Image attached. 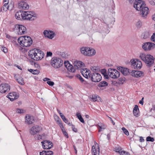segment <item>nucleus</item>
Wrapping results in <instances>:
<instances>
[{"label": "nucleus", "instance_id": "1", "mask_svg": "<svg viewBox=\"0 0 155 155\" xmlns=\"http://www.w3.org/2000/svg\"><path fill=\"white\" fill-rule=\"evenodd\" d=\"M16 18L18 20H29L32 21L36 18V15L34 12L22 11L16 12L15 14Z\"/></svg>", "mask_w": 155, "mask_h": 155}, {"label": "nucleus", "instance_id": "2", "mask_svg": "<svg viewBox=\"0 0 155 155\" xmlns=\"http://www.w3.org/2000/svg\"><path fill=\"white\" fill-rule=\"evenodd\" d=\"M28 56L35 61H38L43 58L44 56V53L40 49H33L28 52Z\"/></svg>", "mask_w": 155, "mask_h": 155}, {"label": "nucleus", "instance_id": "3", "mask_svg": "<svg viewBox=\"0 0 155 155\" xmlns=\"http://www.w3.org/2000/svg\"><path fill=\"white\" fill-rule=\"evenodd\" d=\"M139 58L145 63L147 68H150L152 66L155 67L154 58L153 56L150 54L141 53L140 55Z\"/></svg>", "mask_w": 155, "mask_h": 155}, {"label": "nucleus", "instance_id": "4", "mask_svg": "<svg viewBox=\"0 0 155 155\" xmlns=\"http://www.w3.org/2000/svg\"><path fill=\"white\" fill-rule=\"evenodd\" d=\"M64 64L68 70L69 71L72 72H74L75 71V69H80L81 67H83L84 65V64L81 61H74V65L75 68H74L73 66L71 65L69 63L67 64H66V63H64Z\"/></svg>", "mask_w": 155, "mask_h": 155}, {"label": "nucleus", "instance_id": "5", "mask_svg": "<svg viewBox=\"0 0 155 155\" xmlns=\"http://www.w3.org/2000/svg\"><path fill=\"white\" fill-rule=\"evenodd\" d=\"M18 43L22 46L28 47L30 46L32 43V41L29 36H25L20 37L18 40Z\"/></svg>", "mask_w": 155, "mask_h": 155}, {"label": "nucleus", "instance_id": "6", "mask_svg": "<svg viewBox=\"0 0 155 155\" xmlns=\"http://www.w3.org/2000/svg\"><path fill=\"white\" fill-rule=\"evenodd\" d=\"M51 64L54 68H58L63 64V61L59 58L54 57L51 59Z\"/></svg>", "mask_w": 155, "mask_h": 155}, {"label": "nucleus", "instance_id": "7", "mask_svg": "<svg viewBox=\"0 0 155 155\" xmlns=\"http://www.w3.org/2000/svg\"><path fill=\"white\" fill-rule=\"evenodd\" d=\"M131 67L135 69H140L142 66L141 61L139 59H132L130 61Z\"/></svg>", "mask_w": 155, "mask_h": 155}, {"label": "nucleus", "instance_id": "8", "mask_svg": "<svg viewBox=\"0 0 155 155\" xmlns=\"http://www.w3.org/2000/svg\"><path fill=\"white\" fill-rule=\"evenodd\" d=\"M88 74L92 81L94 82H99L102 79L101 75L98 73H88Z\"/></svg>", "mask_w": 155, "mask_h": 155}, {"label": "nucleus", "instance_id": "9", "mask_svg": "<svg viewBox=\"0 0 155 155\" xmlns=\"http://www.w3.org/2000/svg\"><path fill=\"white\" fill-rule=\"evenodd\" d=\"M108 74L113 78L115 79L118 78L120 75V73L117 70L110 68L108 71Z\"/></svg>", "mask_w": 155, "mask_h": 155}, {"label": "nucleus", "instance_id": "10", "mask_svg": "<svg viewBox=\"0 0 155 155\" xmlns=\"http://www.w3.org/2000/svg\"><path fill=\"white\" fill-rule=\"evenodd\" d=\"M145 5L144 2L141 0L135 1L134 3V8L137 11L141 10L143 7Z\"/></svg>", "mask_w": 155, "mask_h": 155}, {"label": "nucleus", "instance_id": "11", "mask_svg": "<svg viewBox=\"0 0 155 155\" xmlns=\"http://www.w3.org/2000/svg\"><path fill=\"white\" fill-rule=\"evenodd\" d=\"M142 47L145 51H149L155 47V44L152 42H146L143 44Z\"/></svg>", "mask_w": 155, "mask_h": 155}, {"label": "nucleus", "instance_id": "12", "mask_svg": "<svg viewBox=\"0 0 155 155\" xmlns=\"http://www.w3.org/2000/svg\"><path fill=\"white\" fill-rule=\"evenodd\" d=\"M15 27L17 28V30H18V35H24L27 33L26 28L24 25L17 24V25Z\"/></svg>", "mask_w": 155, "mask_h": 155}, {"label": "nucleus", "instance_id": "13", "mask_svg": "<svg viewBox=\"0 0 155 155\" xmlns=\"http://www.w3.org/2000/svg\"><path fill=\"white\" fill-rule=\"evenodd\" d=\"M10 85L7 84H2L0 85V93H5L10 90Z\"/></svg>", "mask_w": 155, "mask_h": 155}, {"label": "nucleus", "instance_id": "14", "mask_svg": "<svg viewBox=\"0 0 155 155\" xmlns=\"http://www.w3.org/2000/svg\"><path fill=\"white\" fill-rule=\"evenodd\" d=\"M41 130L40 127L38 125H35L32 127L29 130L30 134L31 135H35L37 133H39Z\"/></svg>", "mask_w": 155, "mask_h": 155}, {"label": "nucleus", "instance_id": "15", "mask_svg": "<svg viewBox=\"0 0 155 155\" xmlns=\"http://www.w3.org/2000/svg\"><path fill=\"white\" fill-rule=\"evenodd\" d=\"M41 143L44 149H50L53 146V144L49 141L44 140L41 142Z\"/></svg>", "mask_w": 155, "mask_h": 155}, {"label": "nucleus", "instance_id": "16", "mask_svg": "<svg viewBox=\"0 0 155 155\" xmlns=\"http://www.w3.org/2000/svg\"><path fill=\"white\" fill-rule=\"evenodd\" d=\"M131 75L133 77L138 78L144 76V74L142 71L133 70L131 72Z\"/></svg>", "mask_w": 155, "mask_h": 155}, {"label": "nucleus", "instance_id": "17", "mask_svg": "<svg viewBox=\"0 0 155 155\" xmlns=\"http://www.w3.org/2000/svg\"><path fill=\"white\" fill-rule=\"evenodd\" d=\"M25 119V123L28 125L32 124L34 120L33 116L29 114H27L26 115Z\"/></svg>", "mask_w": 155, "mask_h": 155}, {"label": "nucleus", "instance_id": "18", "mask_svg": "<svg viewBox=\"0 0 155 155\" xmlns=\"http://www.w3.org/2000/svg\"><path fill=\"white\" fill-rule=\"evenodd\" d=\"M43 34L45 37L50 39H52L55 35V34L52 31L50 30H44Z\"/></svg>", "mask_w": 155, "mask_h": 155}, {"label": "nucleus", "instance_id": "19", "mask_svg": "<svg viewBox=\"0 0 155 155\" xmlns=\"http://www.w3.org/2000/svg\"><path fill=\"white\" fill-rule=\"evenodd\" d=\"M140 11V14L144 18H146L149 12V8L147 7L144 6Z\"/></svg>", "mask_w": 155, "mask_h": 155}, {"label": "nucleus", "instance_id": "20", "mask_svg": "<svg viewBox=\"0 0 155 155\" xmlns=\"http://www.w3.org/2000/svg\"><path fill=\"white\" fill-rule=\"evenodd\" d=\"M12 7V8L13 7V5H11ZM10 5H8V3H5L2 7L1 8H0V12H6L8 9L9 10H12V8L11 9L10 8Z\"/></svg>", "mask_w": 155, "mask_h": 155}, {"label": "nucleus", "instance_id": "21", "mask_svg": "<svg viewBox=\"0 0 155 155\" xmlns=\"http://www.w3.org/2000/svg\"><path fill=\"white\" fill-rule=\"evenodd\" d=\"M18 7L19 8L22 9H28L29 8V6L26 2L21 1L18 3Z\"/></svg>", "mask_w": 155, "mask_h": 155}, {"label": "nucleus", "instance_id": "22", "mask_svg": "<svg viewBox=\"0 0 155 155\" xmlns=\"http://www.w3.org/2000/svg\"><path fill=\"white\" fill-rule=\"evenodd\" d=\"M119 70L122 73L125 75H128L129 73L131 74V72L132 71L131 70H129L127 68L122 67L119 68Z\"/></svg>", "mask_w": 155, "mask_h": 155}, {"label": "nucleus", "instance_id": "23", "mask_svg": "<svg viewBox=\"0 0 155 155\" xmlns=\"http://www.w3.org/2000/svg\"><path fill=\"white\" fill-rule=\"evenodd\" d=\"M16 94H17L15 92L10 93H9L8 98L11 101H13L18 98V96Z\"/></svg>", "mask_w": 155, "mask_h": 155}, {"label": "nucleus", "instance_id": "24", "mask_svg": "<svg viewBox=\"0 0 155 155\" xmlns=\"http://www.w3.org/2000/svg\"><path fill=\"white\" fill-rule=\"evenodd\" d=\"M90 48L88 47H82L80 49L81 53L84 55L87 56V53Z\"/></svg>", "mask_w": 155, "mask_h": 155}, {"label": "nucleus", "instance_id": "25", "mask_svg": "<svg viewBox=\"0 0 155 155\" xmlns=\"http://www.w3.org/2000/svg\"><path fill=\"white\" fill-rule=\"evenodd\" d=\"M139 111L138 106L137 105H135L133 110V113L134 115L136 117H138Z\"/></svg>", "mask_w": 155, "mask_h": 155}, {"label": "nucleus", "instance_id": "26", "mask_svg": "<svg viewBox=\"0 0 155 155\" xmlns=\"http://www.w3.org/2000/svg\"><path fill=\"white\" fill-rule=\"evenodd\" d=\"M87 54V56H91L94 55L96 53L95 50L93 48H90Z\"/></svg>", "mask_w": 155, "mask_h": 155}, {"label": "nucleus", "instance_id": "27", "mask_svg": "<svg viewBox=\"0 0 155 155\" xmlns=\"http://www.w3.org/2000/svg\"><path fill=\"white\" fill-rule=\"evenodd\" d=\"M81 72L82 73L83 76L86 78H87L88 77V73H89V71H87V69L86 68L85 69L81 70Z\"/></svg>", "mask_w": 155, "mask_h": 155}, {"label": "nucleus", "instance_id": "28", "mask_svg": "<svg viewBox=\"0 0 155 155\" xmlns=\"http://www.w3.org/2000/svg\"><path fill=\"white\" fill-rule=\"evenodd\" d=\"M108 83L106 81H104L101 82L98 84V86L100 87H104L108 86Z\"/></svg>", "mask_w": 155, "mask_h": 155}, {"label": "nucleus", "instance_id": "29", "mask_svg": "<svg viewBox=\"0 0 155 155\" xmlns=\"http://www.w3.org/2000/svg\"><path fill=\"white\" fill-rule=\"evenodd\" d=\"M76 116L78 117V119L81 122L83 123H84V121L83 118L80 113H77L76 114Z\"/></svg>", "mask_w": 155, "mask_h": 155}, {"label": "nucleus", "instance_id": "30", "mask_svg": "<svg viewBox=\"0 0 155 155\" xmlns=\"http://www.w3.org/2000/svg\"><path fill=\"white\" fill-rule=\"evenodd\" d=\"M17 81L18 83L21 85H23L24 84V80L22 78L19 77L17 79Z\"/></svg>", "mask_w": 155, "mask_h": 155}, {"label": "nucleus", "instance_id": "31", "mask_svg": "<svg viewBox=\"0 0 155 155\" xmlns=\"http://www.w3.org/2000/svg\"><path fill=\"white\" fill-rule=\"evenodd\" d=\"M17 25H12L10 26V31H13L15 30H17V28L15 26H16Z\"/></svg>", "mask_w": 155, "mask_h": 155}, {"label": "nucleus", "instance_id": "32", "mask_svg": "<svg viewBox=\"0 0 155 155\" xmlns=\"http://www.w3.org/2000/svg\"><path fill=\"white\" fill-rule=\"evenodd\" d=\"M97 98H100V97H97L96 95H93L92 96V97L91 98V101L93 102H95L96 101H98Z\"/></svg>", "mask_w": 155, "mask_h": 155}, {"label": "nucleus", "instance_id": "33", "mask_svg": "<svg viewBox=\"0 0 155 155\" xmlns=\"http://www.w3.org/2000/svg\"><path fill=\"white\" fill-rule=\"evenodd\" d=\"M142 22L140 20H139L136 24V26L138 28H140L142 26Z\"/></svg>", "mask_w": 155, "mask_h": 155}, {"label": "nucleus", "instance_id": "34", "mask_svg": "<svg viewBox=\"0 0 155 155\" xmlns=\"http://www.w3.org/2000/svg\"><path fill=\"white\" fill-rule=\"evenodd\" d=\"M146 140L147 141H150L152 142H153L154 140V138L150 136L147 137L146 138Z\"/></svg>", "mask_w": 155, "mask_h": 155}, {"label": "nucleus", "instance_id": "35", "mask_svg": "<svg viewBox=\"0 0 155 155\" xmlns=\"http://www.w3.org/2000/svg\"><path fill=\"white\" fill-rule=\"evenodd\" d=\"M58 120H57V122L58 124L60 127L61 126H62L63 124H62V121L61 119L58 116H57Z\"/></svg>", "mask_w": 155, "mask_h": 155}, {"label": "nucleus", "instance_id": "36", "mask_svg": "<svg viewBox=\"0 0 155 155\" xmlns=\"http://www.w3.org/2000/svg\"><path fill=\"white\" fill-rule=\"evenodd\" d=\"M122 130L124 134L127 136L129 135V133L128 131L124 127H123L122 128Z\"/></svg>", "mask_w": 155, "mask_h": 155}, {"label": "nucleus", "instance_id": "37", "mask_svg": "<svg viewBox=\"0 0 155 155\" xmlns=\"http://www.w3.org/2000/svg\"><path fill=\"white\" fill-rule=\"evenodd\" d=\"M1 49L5 53H6L8 52V49L5 47L2 46L1 48Z\"/></svg>", "mask_w": 155, "mask_h": 155}, {"label": "nucleus", "instance_id": "38", "mask_svg": "<svg viewBox=\"0 0 155 155\" xmlns=\"http://www.w3.org/2000/svg\"><path fill=\"white\" fill-rule=\"evenodd\" d=\"M125 78L124 77L120 78H119V83L120 84H123L125 81Z\"/></svg>", "mask_w": 155, "mask_h": 155}, {"label": "nucleus", "instance_id": "39", "mask_svg": "<svg viewBox=\"0 0 155 155\" xmlns=\"http://www.w3.org/2000/svg\"><path fill=\"white\" fill-rule=\"evenodd\" d=\"M76 77L78 78V79L81 82L82 81H84V79L83 78L81 77V76H80V75L78 74H77L76 75Z\"/></svg>", "mask_w": 155, "mask_h": 155}, {"label": "nucleus", "instance_id": "40", "mask_svg": "<svg viewBox=\"0 0 155 155\" xmlns=\"http://www.w3.org/2000/svg\"><path fill=\"white\" fill-rule=\"evenodd\" d=\"M40 72V71L39 70L35 69H33L32 72V73L34 74H38Z\"/></svg>", "mask_w": 155, "mask_h": 155}, {"label": "nucleus", "instance_id": "41", "mask_svg": "<svg viewBox=\"0 0 155 155\" xmlns=\"http://www.w3.org/2000/svg\"><path fill=\"white\" fill-rule=\"evenodd\" d=\"M148 1L151 5H155V0H148Z\"/></svg>", "mask_w": 155, "mask_h": 155}, {"label": "nucleus", "instance_id": "42", "mask_svg": "<svg viewBox=\"0 0 155 155\" xmlns=\"http://www.w3.org/2000/svg\"><path fill=\"white\" fill-rule=\"evenodd\" d=\"M151 41L154 42H155V33H153L151 36L150 38Z\"/></svg>", "mask_w": 155, "mask_h": 155}, {"label": "nucleus", "instance_id": "43", "mask_svg": "<svg viewBox=\"0 0 155 155\" xmlns=\"http://www.w3.org/2000/svg\"><path fill=\"white\" fill-rule=\"evenodd\" d=\"M61 118L63 120V121L66 123H68V119H67L64 116H62L61 117Z\"/></svg>", "mask_w": 155, "mask_h": 155}, {"label": "nucleus", "instance_id": "44", "mask_svg": "<svg viewBox=\"0 0 155 155\" xmlns=\"http://www.w3.org/2000/svg\"><path fill=\"white\" fill-rule=\"evenodd\" d=\"M42 137L40 135H37L35 137V140H40L42 139Z\"/></svg>", "mask_w": 155, "mask_h": 155}, {"label": "nucleus", "instance_id": "45", "mask_svg": "<svg viewBox=\"0 0 155 155\" xmlns=\"http://www.w3.org/2000/svg\"><path fill=\"white\" fill-rule=\"evenodd\" d=\"M46 155H52L53 154V152L51 151H46Z\"/></svg>", "mask_w": 155, "mask_h": 155}, {"label": "nucleus", "instance_id": "46", "mask_svg": "<svg viewBox=\"0 0 155 155\" xmlns=\"http://www.w3.org/2000/svg\"><path fill=\"white\" fill-rule=\"evenodd\" d=\"M47 83L49 85L51 86H53L54 84V83L53 81H48Z\"/></svg>", "mask_w": 155, "mask_h": 155}, {"label": "nucleus", "instance_id": "47", "mask_svg": "<svg viewBox=\"0 0 155 155\" xmlns=\"http://www.w3.org/2000/svg\"><path fill=\"white\" fill-rule=\"evenodd\" d=\"M23 110L22 109H18L16 110L17 113H18L21 114L23 113Z\"/></svg>", "mask_w": 155, "mask_h": 155}, {"label": "nucleus", "instance_id": "48", "mask_svg": "<svg viewBox=\"0 0 155 155\" xmlns=\"http://www.w3.org/2000/svg\"><path fill=\"white\" fill-rule=\"evenodd\" d=\"M101 74L103 75H104L106 74V73H107V71L105 69H102L101 70Z\"/></svg>", "mask_w": 155, "mask_h": 155}, {"label": "nucleus", "instance_id": "49", "mask_svg": "<svg viewBox=\"0 0 155 155\" xmlns=\"http://www.w3.org/2000/svg\"><path fill=\"white\" fill-rule=\"evenodd\" d=\"M73 131L75 132H77L78 131L77 129L74 127V126L73 125H71Z\"/></svg>", "mask_w": 155, "mask_h": 155}, {"label": "nucleus", "instance_id": "50", "mask_svg": "<svg viewBox=\"0 0 155 155\" xmlns=\"http://www.w3.org/2000/svg\"><path fill=\"white\" fill-rule=\"evenodd\" d=\"M115 151L117 152H119L121 150L120 147H116L115 148Z\"/></svg>", "mask_w": 155, "mask_h": 155}, {"label": "nucleus", "instance_id": "51", "mask_svg": "<svg viewBox=\"0 0 155 155\" xmlns=\"http://www.w3.org/2000/svg\"><path fill=\"white\" fill-rule=\"evenodd\" d=\"M63 134L64 135L66 138H68V134L66 132L65 130H64V131L63 132Z\"/></svg>", "mask_w": 155, "mask_h": 155}, {"label": "nucleus", "instance_id": "52", "mask_svg": "<svg viewBox=\"0 0 155 155\" xmlns=\"http://www.w3.org/2000/svg\"><path fill=\"white\" fill-rule=\"evenodd\" d=\"M98 129H99V130H98V132H101V131H102V130L103 129H105V128L104 127H102V126H100V125H98Z\"/></svg>", "mask_w": 155, "mask_h": 155}, {"label": "nucleus", "instance_id": "53", "mask_svg": "<svg viewBox=\"0 0 155 155\" xmlns=\"http://www.w3.org/2000/svg\"><path fill=\"white\" fill-rule=\"evenodd\" d=\"M40 155H46V151L43 150L40 152Z\"/></svg>", "mask_w": 155, "mask_h": 155}, {"label": "nucleus", "instance_id": "54", "mask_svg": "<svg viewBox=\"0 0 155 155\" xmlns=\"http://www.w3.org/2000/svg\"><path fill=\"white\" fill-rule=\"evenodd\" d=\"M52 53L50 51L47 52V57H51L52 56Z\"/></svg>", "mask_w": 155, "mask_h": 155}, {"label": "nucleus", "instance_id": "55", "mask_svg": "<svg viewBox=\"0 0 155 155\" xmlns=\"http://www.w3.org/2000/svg\"><path fill=\"white\" fill-rule=\"evenodd\" d=\"M125 154L126 155H130V153L129 152H126V151H123L121 152V154Z\"/></svg>", "mask_w": 155, "mask_h": 155}, {"label": "nucleus", "instance_id": "56", "mask_svg": "<svg viewBox=\"0 0 155 155\" xmlns=\"http://www.w3.org/2000/svg\"><path fill=\"white\" fill-rule=\"evenodd\" d=\"M149 36V33L148 32L145 33L144 35L143 38L146 39L148 38Z\"/></svg>", "mask_w": 155, "mask_h": 155}, {"label": "nucleus", "instance_id": "57", "mask_svg": "<svg viewBox=\"0 0 155 155\" xmlns=\"http://www.w3.org/2000/svg\"><path fill=\"white\" fill-rule=\"evenodd\" d=\"M6 37L7 38L10 39V40H11L12 39V37H11V36H10L8 34H6Z\"/></svg>", "mask_w": 155, "mask_h": 155}, {"label": "nucleus", "instance_id": "58", "mask_svg": "<svg viewBox=\"0 0 155 155\" xmlns=\"http://www.w3.org/2000/svg\"><path fill=\"white\" fill-rule=\"evenodd\" d=\"M144 141V140L143 138V137H140V142H143Z\"/></svg>", "mask_w": 155, "mask_h": 155}, {"label": "nucleus", "instance_id": "59", "mask_svg": "<svg viewBox=\"0 0 155 155\" xmlns=\"http://www.w3.org/2000/svg\"><path fill=\"white\" fill-rule=\"evenodd\" d=\"M103 75L104 76V78L105 79H107L109 78V76L107 75V73H106V74L104 75Z\"/></svg>", "mask_w": 155, "mask_h": 155}, {"label": "nucleus", "instance_id": "60", "mask_svg": "<svg viewBox=\"0 0 155 155\" xmlns=\"http://www.w3.org/2000/svg\"><path fill=\"white\" fill-rule=\"evenodd\" d=\"M81 83H83L84 85H87L88 84V83L87 81H84H84H82Z\"/></svg>", "mask_w": 155, "mask_h": 155}, {"label": "nucleus", "instance_id": "61", "mask_svg": "<svg viewBox=\"0 0 155 155\" xmlns=\"http://www.w3.org/2000/svg\"><path fill=\"white\" fill-rule=\"evenodd\" d=\"M108 118L110 119V120H111V121L112 122V123L114 125H115V123L114 122V121H113V120H112V118L109 117H108Z\"/></svg>", "mask_w": 155, "mask_h": 155}, {"label": "nucleus", "instance_id": "62", "mask_svg": "<svg viewBox=\"0 0 155 155\" xmlns=\"http://www.w3.org/2000/svg\"><path fill=\"white\" fill-rule=\"evenodd\" d=\"M61 128V130H62V132H64V130H64V128L63 127V125H62V126H61V127H60Z\"/></svg>", "mask_w": 155, "mask_h": 155}, {"label": "nucleus", "instance_id": "63", "mask_svg": "<svg viewBox=\"0 0 155 155\" xmlns=\"http://www.w3.org/2000/svg\"><path fill=\"white\" fill-rule=\"evenodd\" d=\"M95 147L93 145L92 147L91 150L92 152H94V151H95Z\"/></svg>", "mask_w": 155, "mask_h": 155}, {"label": "nucleus", "instance_id": "64", "mask_svg": "<svg viewBox=\"0 0 155 155\" xmlns=\"http://www.w3.org/2000/svg\"><path fill=\"white\" fill-rule=\"evenodd\" d=\"M129 2L130 3H132L133 2H134L136 1V0H128Z\"/></svg>", "mask_w": 155, "mask_h": 155}]
</instances>
